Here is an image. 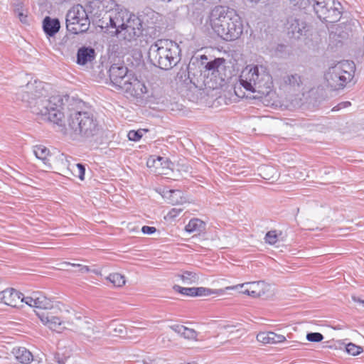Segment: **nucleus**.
<instances>
[{"mask_svg":"<svg viewBox=\"0 0 364 364\" xmlns=\"http://www.w3.org/2000/svg\"><path fill=\"white\" fill-rule=\"evenodd\" d=\"M32 89L31 84L20 87L16 93V100L24 103L26 107H30L39 119L62 126L65 105L63 97L53 95L49 98L36 99L31 92Z\"/></svg>","mask_w":364,"mask_h":364,"instance_id":"f257e3e1","label":"nucleus"},{"mask_svg":"<svg viewBox=\"0 0 364 364\" xmlns=\"http://www.w3.org/2000/svg\"><path fill=\"white\" fill-rule=\"evenodd\" d=\"M209 20L213 31L226 41L237 40L242 34V18L232 8L215 6L210 12Z\"/></svg>","mask_w":364,"mask_h":364,"instance_id":"f03ea898","label":"nucleus"},{"mask_svg":"<svg viewBox=\"0 0 364 364\" xmlns=\"http://www.w3.org/2000/svg\"><path fill=\"white\" fill-rule=\"evenodd\" d=\"M179 45L169 39H159L151 45L148 51L149 62L160 69L168 70L181 60Z\"/></svg>","mask_w":364,"mask_h":364,"instance_id":"7ed1b4c3","label":"nucleus"},{"mask_svg":"<svg viewBox=\"0 0 364 364\" xmlns=\"http://www.w3.org/2000/svg\"><path fill=\"white\" fill-rule=\"evenodd\" d=\"M240 85L246 90L267 96L273 88V81L267 69L262 65L247 66L241 73Z\"/></svg>","mask_w":364,"mask_h":364,"instance_id":"20e7f679","label":"nucleus"},{"mask_svg":"<svg viewBox=\"0 0 364 364\" xmlns=\"http://www.w3.org/2000/svg\"><path fill=\"white\" fill-rule=\"evenodd\" d=\"M68 128L73 132L74 139L92 141L101 131L99 122L92 112L76 111L69 115Z\"/></svg>","mask_w":364,"mask_h":364,"instance_id":"39448f33","label":"nucleus"},{"mask_svg":"<svg viewBox=\"0 0 364 364\" xmlns=\"http://www.w3.org/2000/svg\"><path fill=\"white\" fill-rule=\"evenodd\" d=\"M313 9L317 17L323 22H338L343 13L342 4L336 0H312Z\"/></svg>","mask_w":364,"mask_h":364,"instance_id":"423d86ee","label":"nucleus"},{"mask_svg":"<svg viewBox=\"0 0 364 364\" xmlns=\"http://www.w3.org/2000/svg\"><path fill=\"white\" fill-rule=\"evenodd\" d=\"M66 28L74 34L86 32L90 25V21L85 9L80 4L70 8L65 16Z\"/></svg>","mask_w":364,"mask_h":364,"instance_id":"0eeeda50","label":"nucleus"},{"mask_svg":"<svg viewBox=\"0 0 364 364\" xmlns=\"http://www.w3.org/2000/svg\"><path fill=\"white\" fill-rule=\"evenodd\" d=\"M129 16V11L122 6H117L115 10L110 11L107 15H104L100 20L101 28L104 32L109 34L111 36L119 37V31L124 26L127 18Z\"/></svg>","mask_w":364,"mask_h":364,"instance_id":"6e6552de","label":"nucleus"},{"mask_svg":"<svg viewBox=\"0 0 364 364\" xmlns=\"http://www.w3.org/2000/svg\"><path fill=\"white\" fill-rule=\"evenodd\" d=\"M343 65L339 63L331 67L325 74L328 86L333 90L343 89L352 78V75L343 69Z\"/></svg>","mask_w":364,"mask_h":364,"instance_id":"1a4fd4ad","label":"nucleus"},{"mask_svg":"<svg viewBox=\"0 0 364 364\" xmlns=\"http://www.w3.org/2000/svg\"><path fill=\"white\" fill-rule=\"evenodd\" d=\"M119 91L124 92L127 97L138 99L142 97L147 92V89L143 82L130 75L129 80L125 81Z\"/></svg>","mask_w":364,"mask_h":364,"instance_id":"9d476101","label":"nucleus"},{"mask_svg":"<svg viewBox=\"0 0 364 364\" xmlns=\"http://www.w3.org/2000/svg\"><path fill=\"white\" fill-rule=\"evenodd\" d=\"M287 30L289 38L299 40L306 36L309 26L305 21L291 16L287 19Z\"/></svg>","mask_w":364,"mask_h":364,"instance_id":"9b49d317","label":"nucleus"},{"mask_svg":"<svg viewBox=\"0 0 364 364\" xmlns=\"http://www.w3.org/2000/svg\"><path fill=\"white\" fill-rule=\"evenodd\" d=\"M111 85L119 90L125 81L129 80L128 68L122 65L113 64L108 70Z\"/></svg>","mask_w":364,"mask_h":364,"instance_id":"f8f14e48","label":"nucleus"},{"mask_svg":"<svg viewBox=\"0 0 364 364\" xmlns=\"http://www.w3.org/2000/svg\"><path fill=\"white\" fill-rule=\"evenodd\" d=\"M23 294L14 288H9L0 292V299L6 305L18 308L21 304Z\"/></svg>","mask_w":364,"mask_h":364,"instance_id":"ddd939ff","label":"nucleus"},{"mask_svg":"<svg viewBox=\"0 0 364 364\" xmlns=\"http://www.w3.org/2000/svg\"><path fill=\"white\" fill-rule=\"evenodd\" d=\"M39 318L42 323L51 330L60 333L63 329L66 328L65 326V322L58 316H55L49 313H37Z\"/></svg>","mask_w":364,"mask_h":364,"instance_id":"4468645a","label":"nucleus"},{"mask_svg":"<svg viewBox=\"0 0 364 364\" xmlns=\"http://www.w3.org/2000/svg\"><path fill=\"white\" fill-rule=\"evenodd\" d=\"M95 58L96 52L92 47L82 46L77 49L76 63L79 65H85L89 63H92Z\"/></svg>","mask_w":364,"mask_h":364,"instance_id":"2eb2a0df","label":"nucleus"},{"mask_svg":"<svg viewBox=\"0 0 364 364\" xmlns=\"http://www.w3.org/2000/svg\"><path fill=\"white\" fill-rule=\"evenodd\" d=\"M42 28L47 38L55 37L60 28V20L46 16L43 19Z\"/></svg>","mask_w":364,"mask_h":364,"instance_id":"dca6fc26","label":"nucleus"},{"mask_svg":"<svg viewBox=\"0 0 364 364\" xmlns=\"http://www.w3.org/2000/svg\"><path fill=\"white\" fill-rule=\"evenodd\" d=\"M122 28L123 29L119 31L120 35H119L118 38L127 41L136 40L138 37L143 35V31L140 30V27H136L134 28L129 25H125L123 26Z\"/></svg>","mask_w":364,"mask_h":364,"instance_id":"f3484780","label":"nucleus"},{"mask_svg":"<svg viewBox=\"0 0 364 364\" xmlns=\"http://www.w3.org/2000/svg\"><path fill=\"white\" fill-rule=\"evenodd\" d=\"M257 340L263 343H279L286 340L285 336L274 332H260L257 335Z\"/></svg>","mask_w":364,"mask_h":364,"instance_id":"a211bd4d","label":"nucleus"},{"mask_svg":"<svg viewBox=\"0 0 364 364\" xmlns=\"http://www.w3.org/2000/svg\"><path fill=\"white\" fill-rule=\"evenodd\" d=\"M33 151L37 159L41 160L45 166L51 168L48 156L50 155V150L44 145L39 144L33 147Z\"/></svg>","mask_w":364,"mask_h":364,"instance_id":"6ab92c4d","label":"nucleus"},{"mask_svg":"<svg viewBox=\"0 0 364 364\" xmlns=\"http://www.w3.org/2000/svg\"><path fill=\"white\" fill-rule=\"evenodd\" d=\"M170 328L176 333L187 339H196L198 333L192 328H187L183 325H173Z\"/></svg>","mask_w":364,"mask_h":364,"instance_id":"aec40b11","label":"nucleus"},{"mask_svg":"<svg viewBox=\"0 0 364 364\" xmlns=\"http://www.w3.org/2000/svg\"><path fill=\"white\" fill-rule=\"evenodd\" d=\"M16 359L22 364H28L33 360L32 353L24 347H20L15 350Z\"/></svg>","mask_w":364,"mask_h":364,"instance_id":"412c9836","label":"nucleus"},{"mask_svg":"<svg viewBox=\"0 0 364 364\" xmlns=\"http://www.w3.org/2000/svg\"><path fill=\"white\" fill-rule=\"evenodd\" d=\"M90 4L97 6L98 9L102 7V10L105 11V15H107L110 11L115 10L117 6H121L114 0H95Z\"/></svg>","mask_w":364,"mask_h":364,"instance_id":"4be33fe9","label":"nucleus"},{"mask_svg":"<svg viewBox=\"0 0 364 364\" xmlns=\"http://www.w3.org/2000/svg\"><path fill=\"white\" fill-rule=\"evenodd\" d=\"M205 223L198 218H192L185 226V230L189 233L193 232H203L205 230Z\"/></svg>","mask_w":364,"mask_h":364,"instance_id":"5701e85b","label":"nucleus"},{"mask_svg":"<svg viewBox=\"0 0 364 364\" xmlns=\"http://www.w3.org/2000/svg\"><path fill=\"white\" fill-rule=\"evenodd\" d=\"M169 196L168 197L170 203L173 205L178 204H183L186 202V198L184 196L183 193L180 190H169Z\"/></svg>","mask_w":364,"mask_h":364,"instance_id":"b1692460","label":"nucleus"},{"mask_svg":"<svg viewBox=\"0 0 364 364\" xmlns=\"http://www.w3.org/2000/svg\"><path fill=\"white\" fill-rule=\"evenodd\" d=\"M283 80L285 85L294 89L299 88L302 85L301 77L297 73L287 75L283 77Z\"/></svg>","mask_w":364,"mask_h":364,"instance_id":"393cba45","label":"nucleus"},{"mask_svg":"<svg viewBox=\"0 0 364 364\" xmlns=\"http://www.w3.org/2000/svg\"><path fill=\"white\" fill-rule=\"evenodd\" d=\"M143 23L144 20L142 18V15L136 16L129 12V16L127 18L124 26L129 25L134 28L136 27H140V30L144 31Z\"/></svg>","mask_w":364,"mask_h":364,"instance_id":"a878e982","label":"nucleus"},{"mask_svg":"<svg viewBox=\"0 0 364 364\" xmlns=\"http://www.w3.org/2000/svg\"><path fill=\"white\" fill-rule=\"evenodd\" d=\"M223 289H211L206 287H194L193 296H209L210 294H223Z\"/></svg>","mask_w":364,"mask_h":364,"instance_id":"bb28decb","label":"nucleus"},{"mask_svg":"<svg viewBox=\"0 0 364 364\" xmlns=\"http://www.w3.org/2000/svg\"><path fill=\"white\" fill-rule=\"evenodd\" d=\"M223 58H216L213 60L206 63L205 69L207 71L211 72L212 75H215V72L218 71L219 67L225 63Z\"/></svg>","mask_w":364,"mask_h":364,"instance_id":"cd10ccee","label":"nucleus"},{"mask_svg":"<svg viewBox=\"0 0 364 364\" xmlns=\"http://www.w3.org/2000/svg\"><path fill=\"white\" fill-rule=\"evenodd\" d=\"M189 68L190 65H186L185 68H181L177 73L176 76L179 82H181L187 85L192 83V79L190 77Z\"/></svg>","mask_w":364,"mask_h":364,"instance_id":"c85d7f7f","label":"nucleus"},{"mask_svg":"<svg viewBox=\"0 0 364 364\" xmlns=\"http://www.w3.org/2000/svg\"><path fill=\"white\" fill-rule=\"evenodd\" d=\"M27 84L32 85L33 89L32 92H31L32 95H33L36 99H41V97L43 95L44 90L43 82L38 80H34L33 82L31 81Z\"/></svg>","mask_w":364,"mask_h":364,"instance_id":"c756f323","label":"nucleus"},{"mask_svg":"<svg viewBox=\"0 0 364 364\" xmlns=\"http://www.w3.org/2000/svg\"><path fill=\"white\" fill-rule=\"evenodd\" d=\"M61 265L63 268H66L68 266L80 268L79 272L82 273V274L87 273V272H92L95 274H100V272L97 269H92L88 266L82 265L80 264H74V263H70L68 262H63L61 264Z\"/></svg>","mask_w":364,"mask_h":364,"instance_id":"7c9ffc66","label":"nucleus"},{"mask_svg":"<svg viewBox=\"0 0 364 364\" xmlns=\"http://www.w3.org/2000/svg\"><path fill=\"white\" fill-rule=\"evenodd\" d=\"M114 287H120L125 284L124 276L119 273H112L107 277Z\"/></svg>","mask_w":364,"mask_h":364,"instance_id":"2f4dec72","label":"nucleus"},{"mask_svg":"<svg viewBox=\"0 0 364 364\" xmlns=\"http://www.w3.org/2000/svg\"><path fill=\"white\" fill-rule=\"evenodd\" d=\"M289 4L292 9H306L311 4L310 0H289Z\"/></svg>","mask_w":364,"mask_h":364,"instance_id":"473e14b6","label":"nucleus"},{"mask_svg":"<svg viewBox=\"0 0 364 364\" xmlns=\"http://www.w3.org/2000/svg\"><path fill=\"white\" fill-rule=\"evenodd\" d=\"M180 277L186 284H191L197 282L198 280V275L195 272L190 271L184 272Z\"/></svg>","mask_w":364,"mask_h":364,"instance_id":"72a5a7b5","label":"nucleus"},{"mask_svg":"<svg viewBox=\"0 0 364 364\" xmlns=\"http://www.w3.org/2000/svg\"><path fill=\"white\" fill-rule=\"evenodd\" d=\"M281 235V231L278 233L276 230H269L265 235L264 241L269 245H274L277 242L279 236Z\"/></svg>","mask_w":364,"mask_h":364,"instance_id":"f704fd0d","label":"nucleus"},{"mask_svg":"<svg viewBox=\"0 0 364 364\" xmlns=\"http://www.w3.org/2000/svg\"><path fill=\"white\" fill-rule=\"evenodd\" d=\"M36 301H37L36 308L46 310L53 307L51 301L46 296H36Z\"/></svg>","mask_w":364,"mask_h":364,"instance_id":"c9c22d12","label":"nucleus"},{"mask_svg":"<svg viewBox=\"0 0 364 364\" xmlns=\"http://www.w3.org/2000/svg\"><path fill=\"white\" fill-rule=\"evenodd\" d=\"M158 161L160 163V165L164 168H172L171 166H173V164L170 161V159L167 158H164L162 156H157L156 159L152 160V164L149 165L151 161H148L147 164L149 166H155L156 162Z\"/></svg>","mask_w":364,"mask_h":364,"instance_id":"e433bc0d","label":"nucleus"},{"mask_svg":"<svg viewBox=\"0 0 364 364\" xmlns=\"http://www.w3.org/2000/svg\"><path fill=\"white\" fill-rule=\"evenodd\" d=\"M363 348L353 343H349L346 346V351L351 355H358L363 352Z\"/></svg>","mask_w":364,"mask_h":364,"instance_id":"4c0bfd02","label":"nucleus"},{"mask_svg":"<svg viewBox=\"0 0 364 364\" xmlns=\"http://www.w3.org/2000/svg\"><path fill=\"white\" fill-rule=\"evenodd\" d=\"M175 291L185 296H193L194 287H183L179 285L175 284L173 287Z\"/></svg>","mask_w":364,"mask_h":364,"instance_id":"58836bf2","label":"nucleus"},{"mask_svg":"<svg viewBox=\"0 0 364 364\" xmlns=\"http://www.w3.org/2000/svg\"><path fill=\"white\" fill-rule=\"evenodd\" d=\"M287 46L283 43L277 44L273 48V54L277 56L282 58L287 54Z\"/></svg>","mask_w":364,"mask_h":364,"instance_id":"ea45409f","label":"nucleus"},{"mask_svg":"<svg viewBox=\"0 0 364 364\" xmlns=\"http://www.w3.org/2000/svg\"><path fill=\"white\" fill-rule=\"evenodd\" d=\"M323 338V336L318 332H310L306 334V339L310 342H321Z\"/></svg>","mask_w":364,"mask_h":364,"instance_id":"a19ab883","label":"nucleus"},{"mask_svg":"<svg viewBox=\"0 0 364 364\" xmlns=\"http://www.w3.org/2000/svg\"><path fill=\"white\" fill-rule=\"evenodd\" d=\"M142 130H131L128 132L127 136L130 141H136L141 139Z\"/></svg>","mask_w":364,"mask_h":364,"instance_id":"79ce46f5","label":"nucleus"},{"mask_svg":"<svg viewBox=\"0 0 364 364\" xmlns=\"http://www.w3.org/2000/svg\"><path fill=\"white\" fill-rule=\"evenodd\" d=\"M76 169L74 171L76 173V176L81 180L83 181L85 178V166L83 164L78 163L76 165Z\"/></svg>","mask_w":364,"mask_h":364,"instance_id":"37998d69","label":"nucleus"},{"mask_svg":"<svg viewBox=\"0 0 364 364\" xmlns=\"http://www.w3.org/2000/svg\"><path fill=\"white\" fill-rule=\"evenodd\" d=\"M36 297H30L26 296L25 297L23 295L21 296V304L23 302H25L26 304H28L30 306H36L37 301H36Z\"/></svg>","mask_w":364,"mask_h":364,"instance_id":"c03bdc74","label":"nucleus"},{"mask_svg":"<svg viewBox=\"0 0 364 364\" xmlns=\"http://www.w3.org/2000/svg\"><path fill=\"white\" fill-rule=\"evenodd\" d=\"M13 5L14 7V11L15 15H17L19 11H24L23 3L20 0H16Z\"/></svg>","mask_w":364,"mask_h":364,"instance_id":"a18cd8bd","label":"nucleus"},{"mask_svg":"<svg viewBox=\"0 0 364 364\" xmlns=\"http://www.w3.org/2000/svg\"><path fill=\"white\" fill-rule=\"evenodd\" d=\"M182 211L183 209L181 208H173L168 213L167 217L170 219H173L176 218Z\"/></svg>","mask_w":364,"mask_h":364,"instance_id":"49530a36","label":"nucleus"},{"mask_svg":"<svg viewBox=\"0 0 364 364\" xmlns=\"http://www.w3.org/2000/svg\"><path fill=\"white\" fill-rule=\"evenodd\" d=\"M350 105H351V103L349 101L341 102L338 103L336 106L333 107L332 108V111L333 112L338 111L341 109H343V108L350 106Z\"/></svg>","mask_w":364,"mask_h":364,"instance_id":"de8ad7c7","label":"nucleus"},{"mask_svg":"<svg viewBox=\"0 0 364 364\" xmlns=\"http://www.w3.org/2000/svg\"><path fill=\"white\" fill-rule=\"evenodd\" d=\"M156 231V228L152 226L144 225L141 228V232L146 235H151Z\"/></svg>","mask_w":364,"mask_h":364,"instance_id":"09e8293b","label":"nucleus"},{"mask_svg":"<svg viewBox=\"0 0 364 364\" xmlns=\"http://www.w3.org/2000/svg\"><path fill=\"white\" fill-rule=\"evenodd\" d=\"M16 16L19 18L22 23L28 24V15L27 14H25L24 11H19Z\"/></svg>","mask_w":364,"mask_h":364,"instance_id":"8fccbe9b","label":"nucleus"},{"mask_svg":"<svg viewBox=\"0 0 364 364\" xmlns=\"http://www.w3.org/2000/svg\"><path fill=\"white\" fill-rule=\"evenodd\" d=\"M68 357H63L60 352H57L55 355V359L59 364H65Z\"/></svg>","mask_w":364,"mask_h":364,"instance_id":"3c124183","label":"nucleus"},{"mask_svg":"<svg viewBox=\"0 0 364 364\" xmlns=\"http://www.w3.org/2000/svg\"><path fill=\"white\" fill-rule=\"evenodd\" d=\"M242 293L251 296L252 297H257L259 294L254 290H250L249 289H245L242 291Z\"/></svg>","mask_w":364,"mask_h":364,"instance_id":"603ef678","label":"nucleus"},{"mask_svg":"<svg viewBox=\"0 0 364 364\" xmlns=\"http://www.w3.org/2000/svg\"><path fill=\"white\" fill-rule=\"evenodd\" d=\"M352 299H353V300L355 302H357V303H359V304H362V305H363V306L364 307V299H360V298H359V297H357V296H352Z\"/></svg>","mask_w":364,"mask_h":364,"instance_id":"864d4df0","label":"nucleus"},{"mask_svg":"<svg viewBox=\"0 0 364 364\" xmlns=\"http://www.w3.org/2000/svg\"><path fill=\"white\" fill-rule=\"evenodd\" d=\"M236 326H237V325L228 324V325H224V326H221V328L228 330L230 328H232L236 327Z\"/></svg>","mask_w":364,"mask_h":364,"instance_id":"5fc2aeb1","label":"nucleus"},{"mask_svg":"<svg viewBox=\"0 0 364 364\" xmlns=\"http://www.w3.org/2000/svg\"><path fill=\"white\" fill-rule=\"evenodd\" d=\"M124 327L123 326H119V330H118V332H119V333H123V331H124ZM114 331H116V332H117V330L115 328V329H114Z\"/></svg>","mask_w":364,"mask_h":364,"instance_id":"6e6d98bb","label":"nucleus"},{"mask_svg":"<svg viewBox=\"0 0 364 364\" xmlns=\"http://www.w3.org/2000/svg\"><path fill=\"white\" fill-rule=\"evenodd\" d=\"M251 283H245V284H240V287H244L245 285H248V284H250ZM252 284H255V282H253Z\"/></svg>","mask_w":364,"mask_h":364,"instance_id":"4d7b16f0","label":"nucleus"},{"mask_svg":"<svg viewBox=\"0 0 364 364\" xmlns=\"http://www.w3.org/2000/svg\"><path fill=\"white\" fill-rule=\"evenodd\" d=\"M201 59H202V60H208V58H207V56H206V55H202V56H201Z\"/></svg>","mask_w":364,"mask_h":364,"instance_id":"13d9d810","label":"nucleus"},{"mask_svg":"<svg viewBox=\"0 0 364 364\" xmlns=\"http://www.w3.org/2000/svg\"><path fill=\"white\" fill-rule=\"evenodd\" d=\"M234 289V287H226V289Z\"/></svg>","mask_w":364,"mask_h":364,"instance_id":"bf43d9fd","label":"nucleus"},{"mask_svg":"<svg viewBox=\"0 0 364 364\" xmlns=\"http://www.w3.org/2000/svg\"><path fill=\"white\" fill-rule=\"evenodd\" d=\"M250 1H252V2H253V1H255V2H257V1H259V0H250Z\"/></svg>","mask_w":364,"mask_h":364,"instance_id":"052dcab7","label":"nucleus"}]
</instances>
